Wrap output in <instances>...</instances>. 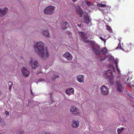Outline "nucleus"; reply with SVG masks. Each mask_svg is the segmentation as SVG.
<instances>
[{"label":"nucleus","instance_id":"27","mask_svg":"<svg viewBox=\"0 0 134 134\" xmlns=\"http://www.w3.org/2000/svg\"><path fill=\"white\" fill-rule=\"evenodd\" d=\"M86 2L87 5L89 6H91L92 5L91 2H89V1H86Z\"/></svg>","mask_w":134,"mask_h":134},{"label":"nucleus","instance_id":"42","mask_svg":"<svg viewBox=\"0 0 134 134\" xmlns=\"http://www.w3.org/2000/svg\"><path fill=\"white\" fill-rule=\"evenodd\" d=\"M129 79H128L127 80V81H128V80H129Z\"/></svg>","mask_w":134,"mask_h":134},{"label":"nucleus","instance_id":"38","mask_svg":"<svg viewBox=\"0 0 134 134\" xmlns=\"http://www.w3.org/2000/svg\"><path fill=\"white\" fill-rule=\"evenodd\" d=\"M31 94L32 95H33V93H32V91L31 90Z\"/></svg>","mask_w":134,"mask_h":134},{"label":"nucleus","instance_id":"17","mask_svg":"<svg viewBox=\"0 0 134 134\" xmlns=\"http://www.w3.org/2000/svg\"><path fill=\"white\" fill-rule=\"evenodd\" d=\"M79 124L78 121H74L72 122V126L75 128H77L78 127Z\"/></svg>","mask_w":134,"mask_h":134},{"label":"nucleus","instance_id":"43","mask_svg":"<svg viewBox=\"0 0 134 134\" xmlns=\"http://www.w3.org/2000/svg\"><path fill=\"white\" fill-rule=\"evenodd\" d=\"M0 134H2L0 133Z\"/></svg>","mask_w":134,"mask_h":134},{"label":"nucleus","instance_id":"11","mask_svg":"<svg viewBox=\"0 0 134 134\" xmlns=\"http://www.w3.org/2000/svg\"><path fill=\"white\" fill-rule=\"evenodd\" d=\"M8 11L7 8L5 7L3 9H0V16L2 17L4 16L5 13H7Z\"/></svg>","mask_w":134,"mask_h":134},{"label":"nucleus","instance_id":"24","mask_svg":"<svg viewBox=\"0 0 134 134\" xmlns=\"http://www.w3.org/2000/svg\"><path fill=\"white\" fill-rule=\"evenodd\" d=\"M90 43L91 45L92 46V49H93V47L94 48H97V47H93V46L95 45V42L93 41H92L90 42Z\"/></svg>","mask_w":134,"mask_h":134},{"label":"nucleus","instance_id":"37","mask_svg":"<svg viewBox=\"0 0 134 134\" xmlns=\"http://www.w3.org/2000/svg\"><path fill=\"white\" fill-rule=\"evenodd\" d=\"M77 26H79V27H81V25H80V24H77Z\"/></svg>","mask_w":134,"mask_h":134},{"label":"nucleus","instance_id":"36","mask_svg":"<svg viewBox=\"0 0 134 134\" xmlns=\"http://www.w3.org/2000/svg\"><path fill=\"white\" fill-rule=\"evenodd\" d=\"M105 60V59H100V60L101 61H103V60Z\"/></svg>","mask_w":134,"mask_h":134},{"label":"nucleus","instance_id":"10","mask_svg":"<svg viewBox=\"0 0 134 134\" xmlns=\"http://www.w3.org/2000/svg\"><path fill=\"white\" fill-rule=\"evenodd\" d=\"M116 89L119 92H122L124 90V87L122 86V83H121L118 82L116 84Z\"/></svg>","mask_w":134,"mask_h":134},{"label":"nucleus","instance_id":"34","mask_svg":"<svg viewBox=\"0 0 134 134\" xmlns=\"http://www.w3.org/2000/svg\"><path fill=\"white\" fill-rule=\"evenodd\" d=\"M23 132L22 131V132H20L19 134H23Z\"/></svg>","mask_w":134,"mask_h":134},{"label":"nucleus","instance_id":"40","mask_svg":"<svg viewBox=\"0 0 134 134\" xmlns=\"http://www.w3.org/2000/svg\"><path fill=\"white\" fill-rule=\"evenodd\" d=\"M2 91H0V95L2 94Z\"/></svg>","mask_w":134,"mask_h":134},{"label":"nucleus","instance_id":"9","mask_svg":"<svg viewBox=\"0 0 134 134\" xmlns=\"http://www.w3.org/2000/svg\"><path fill=\"white\" fill-rule=\"evenodd\" d=\"M76 12L77 15L81 17H82L83 14V12L82 10L80 7L77 6L76 8Z\"/></svg>","mask_w":134,"mask_h":134},{"label":"nucleus","instance_id":"8","mask_svg":"<svg viewBox=\"0 0 134 134\" xmlns=\"http://www.w3.org/2000/svg\"><path fill=\"white\" fill-rule=\"evenodd\" d=\"M22 74L24 77H26L29 76L30 72V71L27 70L25 68H23L21 69Z\"/></svg>","mask_w":134,"mask_h":134},{"label":"nucleus","instance_id":"14","mask_svg":"<svg viewBox=\"0 0 134 134\" xmlns=\"http://www.w3.org/2000/svg\"><path fill=\"white\" fill-rule=\"evenodd\" d=\"M66 93L68 95L70 96L74 93V90L73 88H69L66 91Z\"/></svg>","mask_w":134,"mask_h":134},{"label":"nucleus","instance_id":"31","mask_svg":"<svg viewBox=\"0 0 134 134\" xmlns=\"http://www.w3.org/2000/svg\"><path fill=\"white\" fill-rule=\"evenodd\" d=\"M5 114L7 115H8L9 113V112L8 111H5Z\"/></svg>","mask_w":134,"mask_h":134},{"label":"nucleus","instance_id":"1","mask_svg":"<svg viewBox=\"0 0 134 134\" xmlns=\"http://www.w3.org/2000/svg\"><path fill=\"white\" fill-rule=\"evenodd\" d=\"M44 44L39 42L36 43L34 46L36 52L42 58L45 59L48 57V54L47 49L44 48Z\"/></svg>","mask_w":134,"mask_h":134},{"label":"nucleus","instance_id":"3","mask_svg":"<svg viewBox=\"0 0 134 134\" xmlns=\"http://www.w3.org/2000/svg\"><path fill=\"white\" fill-rule=\"evenodd\" d=\"M108 50L106 48H103L100 49V47L98 46L97 48H94L93 47V51L97 55L100 54L101 53L103 54H105L108 51Z\"/></svg>","mask_w":134,"mask_h":134},{"label":"nucleus","instance_id":"7","mask_svg":"<svg viewBox=\"0 0 134 134\" xmlns=\"http://www.w3.org/2000/svg\"><path fill=\"white\" fill-rule=\"evenodd\" d=\"M29 64L32 68L34 69H36L38 66V62L32 59H31Z\"/></svg>","mask_w":134,"mask_h":134},{"label":"nucleus","instance_id":"22","mask_svg":"<svg viewBox=\"0 0 134 134\" xmlns=\"http://www.w3.org/2000/svg\"><path fill=\"white\" fill-rule=\"evenodd\" d=\"M114 64H115L116 67V70L118 71V74H119L120 73V71L118 68V62L117 60H115L114 62Z\"/></svg>","mask_w":134,"mask_h":134},{"label":"nucleus","instance_id":"30","mask_svg":"<svg viewBox=\"0 0 134 134\" xmlns=\"http://www.w3.org/2000/svg\"><path fill=\"white\" fill-rule=\"evenodd\" d=\"M85 41L87 43H89L90 42H91L89 40H85Z\"/></svg>","mask_w":134,"mask_h":134},{"label":"nucleus","instance_id":"33","mask_svg":"<svg viewBox=\"0 0 134 134\" xmlns=\"http://www.w3.org/2000/svg\"><path fill=\"white\" fill-rule=\"evenodd\" d=\"M41 73V72L38 71V72H37V75H38L39 74H40V73Z\"/></svg>","mask_w":134,"mask_h":134},{"label":"nucleus","instance_id":"26","mask_svg":"<svg viewBox=\"0 0 134 134\" xmlns=\"http://www.w3.org/2000/svg\"><path fill=\"white\" fill-rule=\"evenodd\" d=\"M99 38L102 41H103L104 42V43H105L106 41V40L105 39H104L102 37H99Z\"/></svg>","mask_w":134,"mask_h":134},{"label":"nucleus","instance_id":"20","mask_svg":"<svg viewBox=\"0 0 134 134\" xmlns=\"http://www.w3.org/2000/svg\"><path fill=\"white\" fill-rule=\"evenodd\" d=\"M97 5L98 6L100 7L106 8L108 7L107 6L106 4H104L100 3H98Z\"/></svg>","mask_w":134,"mask_h":134},{"label":"nucleus","instance_id":"32","mask_svg":"<svg viewBox=\"0 0 134 134\" xmlns=\"http://www.w3.org/2000/svg\"><path fill=\"white\" fill-rule=\"evenodd\" d=\"M42 80H42V79H40L38 80V81L39 82H40V81H42Z\"/></svg>","mask_w":134,"mask_h":134},{"label":"nucleus","instance_id":"23","mask_svg":"<svg viewBox=\"0 0 134 134\" xmlns=\"http://www.w3.org/2000/svg\"><path fill=\"white\" fill-rule=\"evenodd\" d=\"M8 84L9 86V89L11 90L13 85V83L11 82H9L8 83Z\"/></svg>","mask_w":134,"mask_h":134},{"label":"nucleus","instance_id":"39","mask_svg":"<svg viewBox=\"0 0 134 134\" xmlns=\"http://www.w3.org/2000/svg\"><path fill=\"white\" fill-rule=\"evenodd\" d=\"M77 0H73V2H74L76 1Z\"/></svg>","mask_w":134,"mask_h":134},{"label":"nucleus","instance_id":"35","mask_svg":"<svg viewBox=\"0 0 134 134\" xmlns=\"http://www.w3.org/2000/svg\"><path fill=\"white\" fill-rule=\"evenodd\" d=\"M58 77V75H56L55 76V79Z\"/></svg>","mask_w":134,"mask_h":134},{"label":"nucleus","instance_id":"25","mask_svg":"<svg viewBox=\"0 0 134 134\" xmlns=\"http://www.w3.org/2000/svg\"><path fill=\"white\" fill-rule=\"evenodd\" d=\"M124 130V128L123 127L121 129H118L117 130L118 133V134H120L121 131Z\"/></svg>","mask_w":134,"mask_h":134},{"label":"nucleus","instance_id":"16","mask_svg":"<svg viewBox=\"0 0 134 134\" xmlns=\"http://www.w3.org/2000/svg\"><path fill=\"white\" fill-rule=\"evenodd\" d=\"M84 77V76L82 75H79L77 76V80L80 83L83 82Z\"/></svg>","mask_w":134,"mask_h":134},{"label":"nucleus","instance_id":"15","mask_svg":"<svg viewBox=\"0 0 134 134\" xmlns=\"http://www.w3.org/2000/svg\"><path fill=\"white\" fill-rule=\"evenodd\" d=\"M79 35L83 40H85L87 38V35L83 32H79Z\"/></svg>","mask_w":134,"mask_h":134},{"label":"nucleus","instance_id":"28","mask_svg":"<svg viewBox=\"0 0 134 134\" xmlns=\"http://www.w3.org/2000/svg\"><path fill=\"white\" fill-rule=\"evenodd\" d=\"M132 83H133L134 84V81L132 82ZM129 86H130L131 87H134V85L132 84H131V83L129 84Z\"/></svg>","mask_w":134,"mask_h":134},{"label":"nucleus","instance_id":"18","mask_svg":"<svg viewBox=\"0 0 134 134\" xmlns=\"http://www.w3.org/2000/svg\"><path fill=\"white\" fill-rule=\"evenodd\" d=\"M62 26L63 29L65 30L69 27V25L67 22H65L64 24H62Z\"/></svg>","mask_w":134,"mask_h":134},{"label":"nucleus","instance_id":"4","mask_svg":"<svg viewBox=\"0 0 134 134\" xmlns=\"http://www.w3.org/2000/svg\"><path fill=\"white\" fill-rule=\"evenodd\" d=\"M70 111L74 115H79L80 114V110L78 108L74 106H71L70 108Z\"/></svg>","mask_w":134,"mask_h":134},{"label":"nucleus","instance_id":"21","mask_svg":"<svg viewBox=\"0 0 134 134\" xmlns=\"http://www.w3.org/2000/svg\"><path fill=\"white\" fill-rule=\"evenodd\" d=\"M106 27L107 30L110 33H112V30L110 26L108 25H106Z\"/></svg>","mask_w":134,"mask_h":134},{"label":"nucleus","instance_id":"12","mask_svg":"<svg viewBox=\"0 0 134 134\" xmlns=\"http://www.w3.org/2000/svg\"><path fill=\"white\" fill-rule=\"evenodd\" d=\"M63 56L65 58L68 60H70L72 58V56L68 52L65 53Z\"/></svg>","mask_w":134,"mask_h":134},{"label":"nucleus","instance_id":"13","mask_svg":"<svg viewBox=\"0 0 134 134\" xmlns=\"http://www.w3.org/2000/svg\"><path fill=\"white\" fill-rule=\"evenodd\" d=\"M83 18L85 23L87 24H88L89 22L91 21V20L90 19L89 16L87 14L85 15Z\"/></svg>","mask_w":134,"mask_h":134},{"label":"nucleus","instance_id":"29","mask_svg":"<svg viewBox=\"0 0 134 134\" xmlns=\"http://www.w3.org/2000/svg\"><path fill=\"white\" fill-rule=\"evenodd\" d=\"M120 48V49H122V47L121 46V44H120V42H119V45H118V47L116 48Z\"/></svg>","mask_w":134,"mask_h":134},{"label":"nucleus","instance_id":"5","mask_svg":"<svg viewBox=\"0 0 134 134\" xmlns=\"http://www.w3.org/2000/svg\"><path fill=\"white\" fill-rule=\"evenodd\" d=\"M101 92L103 95H106L109 94V89L105 86L103 85L100 87Z\"/></svg>","mask_w":134,"mask_h":134},{"label":"nucleus","instance_id":"19","mask_svg":"<svg viewBox=\"0 0 134 134\" xmlns=\"http://www.w3.org/2000/svg\"><path fill=\"white\" fill-rule=\"evenodd\" d=\"M43 33L46 36L48 37H49V33L47 30L43 31Z\"/></svg>","mask_w":134,"mask_h":134},{"label":"nucleus","instance_id":"41","mask_svg":"<svg viewBox=\"0 0 134 134\" xmlns=\"http://www.w3.org/2000/svg\"><path fill=\"white\" fill-rule=\"evenodd\" d=\"M51 101H52V103L54 101V100H52V99H51Z\"/></svg>","mask_w":134,"mask_h":134},{"label":"nucleus","instance_id":"2","mask_svg":"<svg viewBox=\"0 0 134 134\" xmlns=\"http://www.w3.org/2000/svg\"><path fill=\"white\" fill-rule=\"evenodd\" d=\"M112 71L110 70H107L105 71L104 76V77L108 80L111 84H113V81L114 76L112 75Z\"/></svg>","mask_w":134,"mask_h":134},{"label":"nucleus","instance_id":"6","mask_svg":"<svg viewBox=\"0 0 134 134\" xmlns=\"http://www.w3.org/2000/svg\"><path fill=\"white\" fill-rule=\"evenodd\" d=\"M55 8V7L50 6L47 7L44 10V13L47 14H51L53 13L54 9Z\"/></svg>","mask_w":134,"mask_h":134}]
</instances>
